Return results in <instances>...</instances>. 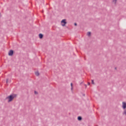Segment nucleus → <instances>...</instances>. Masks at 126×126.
<instances>
[{
	"mask_svg": "<svg viewBox=\"0 0 126 126\" xmlns=\"http://www.w3.org/2000/svg\"><path fill=\"white\" fill-rule=\"evenodd\" d=\"M8 55L9 56H12L13 55V50H10L8 53Z\"/></svg>",
	"mask_w": 126,
	"mask_h": 126,
	"instance_id": "nucleus-4",
	"label": "nucleus"
},
{
	"mask_svg": "<svg viewBox=\"0 0 126 126\" xmlns=\"http://www.w3.org/2000/svg\"><path fill=\"white\" fill-rule=\"evenodd\" d=\"M74 25H75V26H77V24H76V23H75Z\"/></svg>",
	"mask_w": 126,
	"mask_h": 126,
	"instance_id": "nucleus-14",
	"label": "nucleus"
},
{
	"mask_svg": "<svg viewBox=\"0 0 126 126\" xmlns=\"http://www.w3.org/2000/svg\"><path fill=\"white\" fill-rule=\"evenodd\" d=\"M61 23H63L62 24V26H65V24H66V22L65 19H63L61 21Z\"/></svg>",
	"mask_w": 126,
	"mask_h": 126,
	"instance_id": "nucleus-2",
	"label": "nucleus"
},
{
	"mask_svg": "<svg viewBox=\"0 0 126 126\" xmlns=\"http://www.w3.org/2000/svg\"><path fill=\"white\" fill-rule=\"evenodd\" d=\"M16 97V94H11L10 95L6 97V99H8V102H11L13 99H14V97Z\"/></svg>",
	"mask_w": 126,
	"mask_h": 126,
	"instance_id": "nucleus-1",
	"label": "nucleus"
},
{
	"mask_svg": "<svg viewBox=\"0 0 126 126\" xmlns=\"http://www.w3.org/2000/svg\"><path fill=\"white\" fill-rule=\"evenodd\" d=\"M122 108L124 110H126V103L125 102H122Z\"/></svg>",
	"mask_w": 126,
	"mask_h": 126,
	"instance_id": "nucleus-3",
	"label": "nucleus"
},
{
	"mask_svg": "<svg viewBox=\"0 0 126 126\" xmlns=\"http://www.w3.org/2000/svg\"><path fill=\"white\" fill-rule=\"evenodd\" d=\"M34 94H38V92H37L36 91H34Z\"/></svg>",
	"mask_w": 126,
	"mask_h": 126,
	"instance_id": "nucleus-13",
	"label": "nucleus"
},
{
	"mask_svg": "<svg viewBox=\"0 0 126 126\" xmlns=\"http://www.w3.org/2000/svg\"><path fill=\"white\" fill-rule=\"evenodd\" d=\"M123 115H125L126 116V109H125L124 111L123 112Z\"/></svg>",
	"mask_w": 126,
	"mask_h": 126,
	"instance_id": "nucleus-8",
	"label": "nucleus"
},
{
	"mask_svg": "<svg viewBox=\"0 0 126 126\" xmlns=\"http://www.w3.org/2000/svg\"><path fill=\"white\" fill-rule=\"evenodd\" d=\"M92 84H94V80H92Z\"/></svg>",
	"mask_w": 126,
	"mask_h": 126,
	"instance_id": "nucleus-12",
	"label": "nucleus"
},
{
	"mask_svg": "<svg viewBox=\"0 0 126 126\" xmlns=\"http://www.w3.org/2000/svg\"><path fill=\"white\" fill-rule=\"evenodd\" d=\"M115 69H117V67H115Z\"/></svg>",
	"mask_w": 126,
	"mask_h": 126,
	"instance_id": "nucleus-18",
	"label": "nucleus"
},
{
	"mask_svg": "<svg viewBox=\"0 0 126 126\" xmlns=\"http://www.w3.org/2000/svg\"><path fill=\"white\" fill-rule=\"evenodd\" d=\"M39 37L40 38V39H42V38H43V34H42L41 33H40L39 34Z\"/></svg>",
	"mask_w": 126,
	"mask_h": 126,
	"instance_id": "nucleus-5",
	"label": "nucleus"
},
{
	"mask_svg": "<svg viewBox=\"0 0 126 126\" xmlns=\"http://www.w3.org/2000/svg\"><path fill=\"white\" fill-rule=\"evenodd\" d=\"M113 2L116 4L117 3V0H113Z\"/></svg>",
	"mask_w": 126,
	"mask_h": 126,
	"instance_id": "nucleus-10",
	"label": "nucleus"
},
{
	"mask_svg": "<svg viewBox=\"0 0 126 126\" xmlns=\"http://www.w3.org/2000/svg\"><path fill=\"white\" fill-rule=\"evenodd\" d=\"M70 85H71V90H72V89H73V88H72V83H71V84H70Z\"/></svg>",
	"mask_w": 126,
	"mask_h": 126,
	"instance_id": "nucleus-11",
	"label": "nucleus"
},
{
	"mask_svg": "<svg viewBox=\"0 0 126 126\" xmlns=\"http://www.w3.org/2000/svg\"><path fill=\"white\" fill-rule=\"evenodd\" d=\"M39 72H35V75H36V76H39Z\"/></svg>",
	"mask_w": 126,
	"mask_h": 126,
	"instance_id": "nucleus-9",
	"label": "nucleus"
},
{
	"mask_svg": "<svg viewBox=\"0 0 126 126\" xmlns=\"http://www.w3.org/2000/svg\"><path fill=\"white\" fill-rule=\"evenodd\" d=\"M0 17H1V14L0 13Z\"/></svg>",
	"mask_w": 126,
	"mask_h": 126,
	"instance_id": "nucleus-17",
	"label": "nucleus"
},
{
	"mask_svg": "<svg viewBox=\"0 0 126 126\" xmlns=\"http://www.w3.org/2000/svg\"><path fill=\"white\" fill-rule=\"evenodd\" d=\"M88 85H90V82L88 83Z\"/></svg>",
	"mask_w": 126,
	"mask_h": 126,
	"instance_id": "nucleus-16",
	"label": "nucleus"
},
{
	"mask_svg": "<svg viewBox=\"0 0 126 126\" xmlns=\"http://www.w3.org/2000/svg\"><path fill=\"white\" fill-rule=\"evenodd\" d=\"M87 35H88V36H89V37H90V36H91V32H88Z\"/></svg>",
	"mask_w": 126,
	"mask_h": 126,
	"instance_id": "nucleus-7",
	"label": "nucleus"
},
{
	"mask_svg": "<svg viewBox=\"0 0 126 126\" xmlns=\"http://www.w3.org/2000/svg\"><path fill=\"white\" fill-rule=\"evenodd\" d=\"M81 120H82V117H81V116L78 117V121H81Z\"/></svg>",
	"mask_w": 126,
	"mask_h": 126,
	"instance_id": "nucleus-6",
	"label": "nucleus"
},
{
	"mask_svg": "<svg viewBox=\"0 0 126 126\" xmlns=\"http://www.w3.org/2000/svg\"><path fill=\"white\" fill-rule=\"evenodd\" d=\"M8 82V79H6V83Z\"/></svg>",
	"mask_w": 126,
	"mask_h": 126,
	"instance_id": "nucleus-15",
	"label": "nucleus"
}]
</instances>
